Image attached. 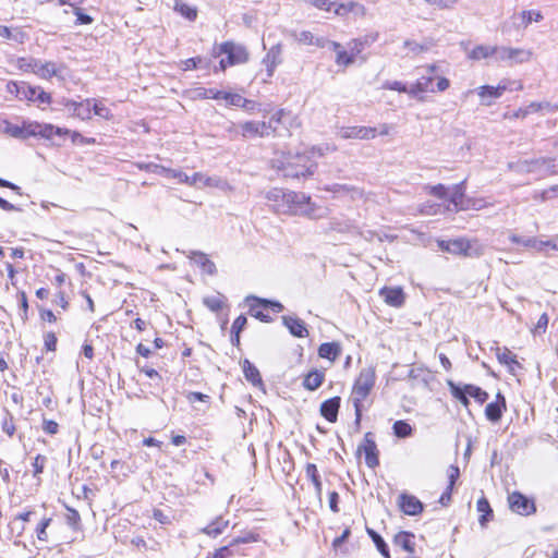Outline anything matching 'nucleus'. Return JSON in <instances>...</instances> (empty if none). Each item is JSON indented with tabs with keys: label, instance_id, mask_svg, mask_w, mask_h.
Here are the masks:
<instances>
[{
	"label": "nucleus",
	"instance_id": "26",
	"mask_svg": "<svg viewBox=\"0 0 558 558\" xmlns=\"http://www.w3.org/2000/svg\"><path fill=\"white\" fill-rule=\"evenodd\" d=\"M280 54L281 48L279 45H276L268 50L267 54L263 59V62L267 66L268 76L272 75L275 68L281 62Z\"/></svg>",
	"mask_w": 558,
	"mask_h": 558
},
{
	"label": "nucleus",
	"instance_id": "37",
	"mask_svg": "<svg viewBox=\"0 0 558 558\" xmlns=\"http://www.w3.org/2000/svg\"><path fill=\"white\" fill-rule=\"evenodd\" d=\"M223 100H226L227 105H229V106L241 107V108H245V109H247L248 105L252 104L251 100L242 97L239 94L227 93V92L223 94Z\"/></svg>",
	"mask_w": 558,
	"mask_h": 558
},
{
	"label": "nucleus",
	"instance_id": "35",
	"mask_svg": "<svg viewBox=\"0 0 558 558\" xmlns=\"http://www.w3.org/2000/svg\"><path fill=\"white\" fill-rule=\"evenodd\" d=\"M227 525L228 521H225L222 518H217L215 521L204 527L202 532L209 536L216 537L223 532Z\"/></svg>",
	"mask_w": 558,
	"mask_h": 558
},
{
	"label": "nucleus",
	"instance_id": "61",
	"mask_svg": "<svg viewBox=\"0 0 558 558\" xmlns=\"http://www.w3.org/2000/svg\"><path fill=\"white\" fill-rule=\"evenodd\" d=\"M1 429L10 437L14 435L15 424L12 416L4 417L3 422L1 423Z\"/></svg>",
	"mask_w": 558,
	"mask_h": 558
},
{
	"label": "nucleus",
	"instance_id": "7",
	"mask_svg": "<svg viewBox=\"0 0 558 558\" xmlns=\"http://www.w3.org/2000/svg\"><path fill=\"white\" fill-rule=\"evenodd\" d=\"M243 137H265L277 133V128L266 121H247L238 125Z\"/></svg>",
	"mask_w": 558,
	"mask_h": 558
},
{
	"label": "nucleus",
	"instance_id": "48",
	"mask_svg": "<svg viewBox=\"0 0 558 558\" xmlns=\"http://www.w3.org/2000/svg\"><path fill=\"white\" fill-rule=\"evenodd\" d=\"M485 206H486V203L483 198L466 197L465 203L462 205L460 210H469V209L480 210V209L484 208Z\"/></svg>",
	"mask_w": 558,
	"mask_h": 558
},
{
	"label": "nucleus",
	"instance_id": "54",
	"mask_svg": "<svg viewBox=\"0 0 558 558\" xmlns=\"http://www.w3.org/2000/svg\"><path fill=\"white\" fill-rule=\"evenodd\" d=\"M428 193L439 199H446L448 197V189L444 184H437L427 186Z\"/></svg>",
	"mask_w": 558,
	"mask_h": 558
},
{
	"label": "nucleus",
	"instance_id": "10",
	"mask_svg": "<svg viewBox=\"0 0 558 558\" xmlns=\"http://www.w3.org/2000/svg\"><path fill=\"white\" fill-rule=\"evenodd\" d=\"M509 240L514 244H520L525 248L532 250L534 252H544L547 247L558 251V243L554 241H543L538 240L534 236H521L515 233H511L509 235Z\"/></svg>",
	"mask_w": 558,
	"mask_h": 558
},
{
	"label": "nucleus",
	"instance_id": "21",
	"mask_svg": "<svg viewBox=\"0 0 558 558\" xmlns=\"http://www.w3.org/2000/svg\"><path fill=\"white\" fill-rule=\"evenodd\" d=\"M26 131H28L31 136H40L47 140L53 137V125L49 123L29 122Z\"/></svg>",
	"mask_w": 558,
	"mask_h": 558
},
{
	"label": "nucleus",
	"instance_id": "2",
	"mask_svg": "<svg viewBox=\"0 0 558 558\" xmlns=\"http://www.w3.org/2000/svg\"><path fill=\"white\" fill-rule=\"evenodd\" d=\"M316 168L317 163L307 153H298L286 158L282 172L287 178H308L314 174Z\"/></svg>",
	"mask_w": 558,
	"mask_h": 558
},
{
	"label": "nucleus",
	"instance_id": "36",
	"mask_svg": "<svg viewBox=\"0 0 558 558\" xmlns=\"http://www.w3.org/2000/svg\"><path fill=\"white\" fill-rule=\"evenodd\" d=\"M462 387L470 397L475 399L476 402L482 404L487 401L488 393L482 388L471 384L464 385Z\"/></svg>",
	"mask_w": 558,
	"mask_h": 558
},
{
	"label": "nucleus",
	"instance_id": "31",
	"mask_svg": "<svg viewBox=\"0 0 558 558\" xmlns=\"http://www.w3.org/2000/svg\"><path fill=\"white\" fill-rule=\"evenodd\" d=\"M477 511L481 514L478 522L482 526H485L486 523L492 519L493 517V510L490 508V505L488 500L485 497H482L476 502Z\"/></svg>",
	"mask_w": 558,
	"mask_h": 558
},
{
	"label": "nucleus",
	"instance_id": "45",
	"mask_svg": "<svg viewBox=\"0 0 558 558\" xmlns=\"http://www.w3.org/2000/svg\"><path fill=\"white\" fill-rule=\"evenodd\" d=\"M531 52L521 48H511V60L510 62L523 63L529 61Z\"/></svg>",
	"mask_w": 558,
	"mask_h": 558
},
{
	"label": "nucleus",
	"instance_id": "17",
	"mask_svg": "<svg viewBox=\"0 0 558 558\" xmlns=\"http://www.w3.org/2000/svg\"><path fill=\"white\" fill-rule=\"evenodd\" d=\"M393 544L413 557L415 554V535L408 531H401L393 537Z\"/></svg>",
	"mask_w": 558,
	"mask_h": 558
},
{
	"label": "nucleus",
	"instance_id": "46",
	"mask_svg": "<svg viewBox=\"0 0 558 558\" xmlns=\"http://www.w3.org/2000/svg\"><path fill=\"white\" fill-rule=\"evenodd\" d=\"M94 104L92 106V110L94 113L102 119L110 120L113 116L109 108H107L102 102L93 100Z\"/></svg>",
	"mask_w": 558,
	"mask_h": 558
},
{
	"label": "nucleus",
	"instance_id": "42",
	"mask_svg": "<svg viewBox=\"0 0 558 558\" xmlns=\"http://www.w3.org/2000/svg\"><path fill=\"white\" fill-rule=\"evenodd\" d=\"M448 386L450 389V392L454 398H457L464 407H468L470 404L469 395L464 391L463 387L449 380Z\"/></svg>",
	"mask_w": 558,
	"mask_h": 558
},
{
	"label": "nucleus",
	"instance_id": "47",
	"mask_svg": "<svg viewBox=\"0 0 558 558\" xmlns=\"http://www.w3.org/2000/svg\"><path fill=\"white\" fill-rule=\"evenodd\" d=\"M336 52H337L336 63L338 65L349 66L354 63L355 60H354L353 56L351 54V52H348L341 48Z\"/></svg>",
	"mask_w": 558,
	"mask_h": 558
},
{
	"label": "nucleus",
	"instance_id": "62",
	"mask_svg": "<svg viewBox=\"0 0 558 558\" xmlns=\"http://www.w3.org/2000/svg\"><path fill=\"white\" fill-rule=\"evenodd\" d=\"M33 102L50 104L51 95L45 92L43 88L36 86L35 100Z\"/></svg>",
	"mask_w": 558,
	"mask_h": 558
},
{
	"label": "nucleus",
	"instance_id": "53",
	"mask_svg": "<svg viewBox=\"0 0 558 558\" xmlns=\"http://www.w3.org/2000/svg\"><path fill=\"white\" fill-rule=\"evenodd\" d=\"M292 36L300 44H304V45H313L314 44V35L308 31H302L299 33L294 32L292 34Z\"/></svg>",
	"mask_w": 558,
	"mask_h": 558
},
{
	"label": "nucleus",
	"instance_id": "15",
	"mask_svg": "<svg viewBox=\"0 0 558 558\" xmlns=\"http://www.w3.org/2000/svg\"><path fill=\"white\" fill-rule=\"evenodd\" d=\"M357 451H364L365 462L371 469H374L379 464L377 445L373 439L372 433L365 434L364 444L359 446Z\"/></svg>",
	"mask_w": 558,
	"mask_h": 558
},
{
	"label": "nucleus",
	"instance_id": "12",
	"mask_svg": "<svg viewBox=\"0 0 558 558\" xmlns=\"http://www.w3.org/2000/svg\"><path fill=\"white\" fill-rule=\"evenodd\" d=\"M337 135L343 140H372L377 135V129L371 126H341Z\"/></svg>",
	"mask_w": 558,
	"mask_h": 558
},
{
	"label": "nucleus",
	"instance_id": "5",
	"mask_svg": "<svg viewBox=\"0 0 558 558\" xmlns=\"http://www.w3.org/2000/svg\"><path fill=\"white\" fill-rule=\"evenodd\" d=\"M290 207L288 214L291 215H303L315 219L320 217L316 214L318 208L311 197L302 192H290Z\"/></svg>",
	"mask_w": 558,
	"mask_h": 558
},
{
	"label": "nucleus",
	"instance_id": "57",
	"mask_svg": "<svg viewBox=\"0 0 558 558\" xmlns=\"http://www.w3.org/2000/svg\"><path fill=\"white\" fill-rule=\"evenodd\" d=\"M140 168L145 169L148 172H151V173H155L158 175H163V177H166L167 170H168V168L157 165V163H153V162L146 163V165H141Z\"/></svg>",
	"mask_w": 558,
	"mask_h": 558
},
{
	"label": "nucleus",
	"instance_id": "8",
	"mask_svg": "<svg viewBox=\"0 0 558 558\" xmlns=\"http://www.w3.org/2000/svg\"><path fill=\"white\" fill-rule=\"evenodd\" d=\"M508 502L511 511L520 515H531L536 512L534 500L520 492L509 494Z\"/></svg>",
	"mask_w": 558,
	"mask_h": 558
},
{
	"label": "nucleus",
	"instance_id": "60",
	"mask_svg": "<svg viewBox=\"0 0 558 558\" xmlns=\"http://www.w3.org/2000/svg\"><path fill=\"white\" fill-rule=\"evenodd\" d=\"M47 462V458L43 454H37L33 462L34 468V476H38L40 473H43L45 464Z\"/></svg>",
	"mask_w": 558,
	"mask_h": 558
},
{
	"label": "nucleus",
	"instance_id": "41",
	"mask_svg": "<svg viewBox=\"0 0 558 558\" xmlns=\"http://www.w3.org/2000/svg\"><path fill=\"white\" fill-rule=\"evenodd\" d=\"M543 20V15L539 11L535 10H525L521 13V23L519 27L526 28L532 22H541Z\"/></svg>",
	"mask_w": 558,
	"mask_h": 558
},
{
	"label": "nucleus",
	"instance_id": "28",
	"mask_svg": "<svg viewBox=\"0 0 558 558\" xmlns=\"http://www.w3.org/2000/svg\"><path fill=\"white\" fill-rule=\"evenodd\" d=\"M243 373H244L245 379L247 381H250L252 385H254V386L263 385V380H262L259 371L248 360L243 361Z\"/></svg>",
	"mask_w": 558,
	"mask_h": 558
},
{
	"label": "nucleus",
	"instance_id": "13",
	"mask_svg": "<svg viewBox=\"0 0 558 558\" xmlns=\"http://www.w3.org/2000/svg\"><path fill=\"white\" fill-rule=\"evenodd\" d=\"M438 247L453 255L473 256L471 242L465 239L440 240L438 241Z\"/></svg>",
	"mask_w": 558,
	"mask_h": 558
},
{
	"label": "nucleus",
	"instance_id": "3",
	"mask_svg": "<svg viewBox=\"0 0 558 558\" xmlns=\"http://www.w3.org/2000/svg\"><path fill=\"white\" fill-rule=\"evenodd\" d=\"M509 167L518 172L550 175L558 173V159L538 158L533 160H523L517 162L515 165L510 163Z\"/></svg>",
	"mask_w": 558,
	"mask_h": 558
},
{
	"label": "nucleus",
	"instance_id": "19",
	"mask_svg": "<svg viewBox=\"0 0 558 558\" xmlns=\"http://www.w3.org/2000/svg\"><path fill=\"white\" fill-rule=\"evenodd\" d=\"M283 325L289 329L290 333L298 338H304L308 335L305 323L299 317L282 316Z\"/></svg>",
	"mask_w": 558,
	"mask_h": 558
},
{
	"label": "nucleus",
	"instance_id": "4",
	"mask_svg": "<svg viewBox=\"0 0 558 558\" xmlns=\"http://www.w3.org/2000/svg\"><path fill=\"white\" fill-rule=\"evenodd\" d=\"M244 302L248 306V314L263 323H269L271 320V317L264 313L265 310L270 308L275 313L283 311V305L280 302L262 299L255 295H247Z\"/></svg>",
	"mask_w": 558,
	"mask_h": 558
},
{
	"label": "nucleus",
	"instance_id": "34",
	"mask_svg": "<svg viewBox=\"0 0 558 558\" xmlns=\"http://www.w3.org/2000/svg\"><path fill=\"white\" fill-rule=\"evenodd\" d=\"M505 90H506V86H504V85H498L496 87L486 85V86L480 87L478 96L483 99V101L487 97L496 99V98L501 97V95L504 94Z\"/></svg>",
	"mask_w": 558,
	"mask_h": 558
},
{
	"label": "nucleus",
	"instance_id": "51",
	"mask_svg": "<svg viewBox=\"0 0 558 558\" xmlns=\"http://www.w3.org/2000/svg\"><path fill=\"white\" fill-rule=\"evenodd\" d=\"M494 57L497 61H510L511 48L509 47H494Z\"/></svg>",
	"mask_w": 558,
	"mask_h": 558
},
{
	"label": "nucleus",
	"instance_id": "49",
	"mask_svg": "<svg viewBox=\"0 0 558 558\" xmlns=\"http://www.w3.org/2000/svg\"><path fill=\"white\" fill-rule=\"evenodd\" d=\"M38 61L39 59L35 58H20L17 64L21 70L35 74L37 66H34V64H38Z\"/></svg>",
	"mask_w": 558,
	"mask_h": 558
},
{
	"label": "nucleus",
	"instance_id": "32",
	"mask_svg": "<svg viewBox=\"0 0 558 558\" xmlns=\"http://www.w3.org/2000/svg\"><path fill=\"white\" fill-rule=\"evenodd\" d=\"M306 476L312 481L316 495L320 498L322 496V481L320 476L318 474V470L316 464L314 463H307L305 468Z\"/></svg>",
	"mask_w": 558,
	"mask_h": 558
},
{
	"label": "nucleus",
	"instance_id": "33",
	"mask_svg": "<svg viewBox=\"0 0 558 558\" xmlns=\"http://www.w3.org/2000/svg\"><path fill=\"white\" fill-rule=\"evenodd\" d=\"M173 9L189 21H194L197 16V10L181 0L174 1Z\"/></svg>",
	"mask_w": 558,
	"mask_h": 558
},
{
	"label": "nucleus",
	"instance_id": "1",
	"mask_svg": "<svg viewBox=\"0 0 558 558\" xmlns=\"http://www.w3.org/2000/svg\"><path fill=\"white\" fill-rule=\"evenodd\" d=\"M375 369L373 367H365L360 372L357 378L354 381L350 400L354 407V423L357 428L360 427L362 418L363 401L367 398L371 390L373 389L375 385Z\"/></svg>",
	"mask_w": 558,
	"mask_h": 558
},
{
	"label": "nucleus",
	"instance_id": "52",
	"mask_svg": "<svg viewBox=\"0 0 558 558\" xmlns=\"http://www.w3.org/2000/svg\"><path fill=\"white\" fill-rule=\"evenodd\" d=\"M50 522H51L50 518H45L39 522V524L36 529L37 538L39 541L46 542L48 539L46 530L50 525Z\"/></svg>",
	"mask_w": 558,
	"mask_h": 558
},
{
	"label": "nucleus",
	"instance_id": "14",
	"mask_svg": "<svg viewBox=\"0 0 558 558\" xmlns=\"http://www.w3.org/2000/svg\"><path fill=\"white\" fill-rule=\"evenodd\" d=\"M424 69L426 71V74L422 75L416 81V83H414L410 87V89H409V95L410 96L416 97L420 94L427 93V92L435 93V89L432 88L430 85H432V82H433V74L436 71V66L435 65H427Z\"/></svg>",
	"mask_w": 558,
	"mask_h": 558
},
{
	"label": "nucleus",
	"instance_id": "22",
	"mask_svg": "<svg viewBox=\"0 0 558 558\" xmlns=\"http://www.w3.org/2000/svg\"><path fill=\"white\" fill-rule=\"evenodd\" d=\"M465 189H466V180H463L459 184H456L452 187V191L449 196L450 203L454 206L456 210H460L462 205L465 203Z\"/></svg>",
	"mask_w": 558,
	"mask_h": 558
},
{
	"label": "nucleus",
	"instance_id": "44",
	"mask_svg": "<svg viewBox=\"0 0 558 558\" xmlns=\"http://www.w3.org/2000/svg\"><path fill=\"white\" fill-rule=\"evenodd\" d=\"M194 260L197 263L201 268L209 275H213L216 270L215 264L207 258L204 253H194Z\"/></svg>",
	"mask_w": 558,
	"mask_h": 558
},
{
	"label": "nucleus",
	"instance_id": "24",
	"mask_svg": "<svg viewBox=\"0 0 558 558\" xmlns=\"http://www.w3.org/2000/svg\"><path fill=\"white\" fill-rule=\"evenodd\" d=\"M341 353V347L338 342H325L318 348V355L331 362L336 361Z\"/></svg>",
	"mask_w": 558,
	"mask_h": 558
},
{
	"label": "nucleus",
	"instance_id": "40",
	"mask_svg": "<svg viewBox=\"0 0 558 558\" xmlns=\"http://www.w3.org/2000/svg\"><path fill=\"white\" fill-rule=\"evenodd\" d=\"M74 116L82 120H88L92 118V99H85L75 105Z\"/></svg>",
	"mask_w": 558,
	"mask_h": 558
},
{
	"label": "nucleus",
	"instance_id": "63",
	"mask_svg": "<svg viewBox=\"0 0 558 558\" xmlns=\"http://www.w3.org/2000/svg\"><path fill=\"white\" fill-rule=\"evenodd\" d=\"M306 3L325 11H330L331 7L335 5L330 0H304Z\"/></svg>",
	"mask_w": 558,
	"mask_h": 558
},
{
	"label": "nucleus",
	"instance_id": "11",
	"mask_svg": "<svg viewBox=\"0 0 558 558\" xmlns=\"http://www.w3.org/2000/svg\"><path fill=\"white\" fill-rule=\"evenodd\" d=\"M37 66L35 70V75L44 80H50L51 77H57L60 81H64V71L66 66L63 63H56L52 61L43 62L38 61V64H34Z\"/></svg>",
	"mask_w": 558,
	"mask_h": 558
},
{
	"label": "nucleus",
	"instance_id": "56",
	"mask_svg": "<svg viewBox=\"0 0 558 558\" xmlns=\"http://www.w3.org/2000/svg\"><path fill=\"white\" fill-rule=\"evenodd\" d=\"M73 13L76 15V25H87L93 23V17L84 13L78 7L73 8Z\"/></svg>",
	"mask_w": 558,
	"mask_h": 558
},
{
	"label": "nucleus",
	"instance_id": "64",
	"mask_svg": "<svg viewBox=\"0 0 558 558\" xmlns=\"http://www.w3.org/2000/svg\"><path fill=\"white\" fill-rule=\"evenodd\" d=\"M166 177L177 179L181 183L190 182V177L186 173L175 169H168Z\"/></svg>",
	"mask_w": 558,
	"mask_h": 558
},
{
	"label": "nucleus",
	"instance_id": "55",
	"mask_svg": "<svg viewBox=\"0 0 558 558\" xmlns=\"http://www.w3.org/2000/svg\"><path fill=\"white\" fill-rule=\"evenodd\" d=\"M383 88L389 89V90H397L399 93H407V94H409V89H410L407 87V85L404 83L399 82V81H387L384 83Z\"/></svg>",
	"mask_w": 558,
	"mask_h": 558
},
{
	"label": "nucleus",
	"instance_id": "25",
	"mask_svg": "<svg viewBox=\"0 0 558 558\" xmlns=\"http://www.w3.org/2000/svg\"><path fill=\"white\" fill-rule=\"evenodd\" d=\"M505 410H506V399H502V402L494 401L486 405L485 416L488 421L496 423L501 418Z\"/></svg>",
	"mask_w": 558,
	"mask_h": 558
},
{
	"label": "nucleus",
	"instance_id": "16",
	"mask_svg": "<svg viewBox=\"0 0 558 558\" xmlns=\"http://www.w3.org/2000/svg\"><path fill=\"white\" fill-rule=\"evenodd\" d=\"M399 507L408 515H417L424 510L422 501L413 495L403 493L399 496Z\"/></svg>",
	"mask_w": 558,
	"mask_h": 558
},
{
	"label": "nucleus",
	"instance_id": "6",
	"mask_svg": "<svg viewBox=\"0 0 558 558\" xmlns=\"http://www.w3.org/2000/svg\"><path fill=\"white\" fill-rule=\"evenodd\" d=\"M219 53L227 56L226 59H221L219 62L221 70H225L229 65L244 63L248 59V52L245 47L230 41L220 45Z\"/></svg>",
	"mask_w": 558,
	"mask_h": 558
},
{
	"label": "nucleus",
	"instance_id": "27",
	"mask_svg": "<svg viewBox=\"0 0 558 558\" xmlns=\"http://www.w3.org/2000/svg\"><path fill=\"white\" fill-rule=\"evenodd\" d=\"M3 132L12 137L24 140L31 136L28 131H26V129H28L29 122H23L22 125H17L8 121H3Z\"/></svg>",
	"mask_w": 558,
	"mask_h": 558
},
{
	"label": "nucleus",
	"instance_id": "9",
	"mask_svg": "<svg viewBox=\"0 0 558 558\" xmlns=\"http://www.w3.org/2000/svg\"><path fill=\"white\" fill-rule=\"evenodd\" d=\"M268 205L277 214H288L290 207V192H286L282 189L274 187L269 190L265 195Z\"/></svg>",
	"mask_w": 558,
	"mask_h": 558
},
{
	"label": "nucleus",
	"instance_id": "58",
	"mask_svg": "<svg viewBox=\"0 0 558 558\" xmlns=\"http://www.w3.org/2000/svg\"><path fill=\"white\" fill-rule=\"evenodd\" d=\"M247 324V318L245 315L238 316L231 327V333H241V331L245 328Z\"/></svg>",
	"mask_w": 558,
	"mask_h": 558
},
{
	"label": "nucleus",
	"instance_id": "38",
	"mask_svg": "<svg viewBox=\"0 0 558 558\" xmlns=\"http://www.w3.org/2000/svg\"><path fill=\"white\" fill-rule=\"evenodd\" d=\"M393 434L399 438H407L412 436L413 427L403 420L396 421L392 426Z\"/></svg>",
	"mask_w": 558,
	"mask_h": 558
},
{
	"label": "nucleus",
	"instance_id": "29",
	"mask_svg": "<svg viewBox=\"0 0 558 558\" xmlns=\"http://www.w3.org/2000/svg\"><path fill=\"white\" fill-rule=\"evenodd\" d=\"M13 86L16 89V97L21 100H35L36 86L28 85L27 83H13Z\"/></svg>",
	"mask_w": 558,
	"mask_h": 558
},
{
	"label": "nucleus",
	"instance_id": "30",
	"mask_svg": "<svg viewBox=\"0 0 558 558\" xmlns=\"http://www.w3.org/2000/svg\"><path fill=\"white\" fill-rule=\"evenodd\" d=\"M366 532L368 536L372 538L373 543L375 544L377 550L381 554V556L384 558H391L389 547L385 539L373 529L367 527Z\"/></svg>",
	"mask_w": 558,
	"mask_h": 558
},
{
	"label": "nucleus",
	"instance_id": "18",
	"mask_svg": "<svg viewBox=\"0 0 558 558\" xmlns=\"http://www.w3.org/2000/svg\"><path fill=\"white\" fill-rule=\"evenodd\" d=\"M341 399L340 397H332L325 400L320 404V414L330 423H335L338 418V412L340 409Z\"/></svg>",
	"mask_w": 558,
	"mask_h": 558
},
{
	"label": "nucleus",
	"instance_id": "39",
	"mask_svg": "<svg viewBox=\"0 0 558 558\" xmlns=\"http://www.w3.org/2000/svg\"><path fill=\"white\" fill-rule=\"evenodd\" d=\"M494 56V47L478 45L471 50L469 58L473 60L486 59Z\"/></svg>",
	"mask_w": 558,
	"mask_h": 558
},
{
	"label": "nucleus",
	"instance_id": "59",
	"mask_svg": "<svg viewBox=\"0 0 558 558\" xmlns=\"http://www.w3.org/2000/svg\"><path fill=\"white\" fill-rule=\"evenodd\" d=\"M81 521V515L77 510L73 508H68L66 512V522L72 527H77Z\"/></svg>",
	"mask_w": 558,
	"mask_h": 558
},
{
	"label": "nucleus",
	"instance_id": "23",
	"mask_svg": "<svg viewBox=\"0 0 558 558\" xmlns=\"http://www.w3.org/2000/svg\"><path fill=\"white\" fill-rule=\"evenodd\" d=\"M325 380V372L313 369L305 376L303 386L310 391L318 389Z\"/></svg>",
	"mask_w": 558,
	"mask_h": 558
},
{
	"label": "nucleus",
	"instance_id": "50",
	"mask_svg": "<svg viewBox=\"0 0 558 558\" xmlns=\"http://www.w3.org/2000/svg\"><path fill=\"white\" fill-rule=\"evenodd\" d=\"M497 359L501 364L511 365L517 364L515 355H513L508 349H505L502 352L500 349H497Z\"/></svg>",
	"mask_w": 558,
	"mask_h": 558
},
{
	"label": "nucleus",
	"instance_id": "20",
	"mask_svg": "<svg viewBox=\"0 0 558 558\" xmlns=\"http://www.w3.org/2000/svg\"><path fill=\"white\" fill-rule=\"evenodd\" d=\"M380 295L383 296L384 301L393 307H400L404 303V293L401 288H383L380 290Z\"/></svg>",
	"mask_w": 558,
	"mask_h": 558
},
{
	"label": "nucleus",
	"instance_id": "43",
	"mask_svg": "<svg viewBox=\"0 0 558 558\" xmlns=\"http://www.w3.org/2000/svg\"><path fill=\"white\" fill-rule=\"evenodd\" d=\"M223 296L221 294L206 296L203 300L204 305L211 312H219L225 305Z\"/></svg>",
	"mask_w": 558,
	"mask_h": 558
}]
</instances>
